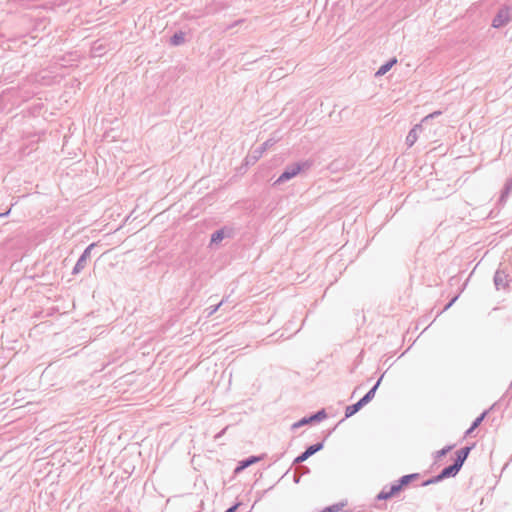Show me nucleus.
Segmentation results:
<instances>
[{
	"label": "nucleus",
	"instance_id": "obj_28",
	"mask_svg": "<svg viewBox=\"0 0 512 512\" xmlns=\"http://www.w3.org/2000/svg\"><path fill=\"white\" fill-rule=\"evenodd\" d=\"M243 22H244V19L236 20L235 22H233L232 24H230L229 26H227V28H226V29H227V30L232 29V28H234V27H236V26L240 25V24H241V23H243Z\"/></svg>",
	"mask_w": 512,
	"mask_h": 512
},
{
	"label": "nucleus",
	"instance_id": "obj_27",
	"mask_svg": "<svg viewBox=\"0 0 512 512\" xmlns=\"http://www.w3.org/2000/svg\"><path fill=\"white\" fill-rule=\"evenodd\" d=\"M370 401L365 397L363 396L361 399H359L357 402H356V405L358 406V408L361 410L365 405H367Z\"/></svg>",
	"mask_w": 512,
	"mask_h": 512
},
{
	"label": "nucleus",
	"instance_id": "obj_16",
	"mask_svg": "<svg viewBox=\"0 0 512 512\" xmlns=\"http://www.w3.org/2000/svg\"><path fill=\"white\" fill-rule=\"evenodd\" d=\"M384 377V374L380 376V378L377 380V382L374 384V386L364 395L369 401H372V399L375 396V393Z\"/></svg>",
	"mask_w": 512,
	"mask_h": 512
},
{
	"label": "nucleus",
	"instance_id": "obj_36",
	"mask_svg": "<svg viewBox=\"0 0 512 512\" xmlns=\"http://www.w3.org/2000/svg\"><path fill=\"white\" fill-rule=\"evenodd\" d=\"M475 429H472V426L465 432V435L471 434Z\"/></svg>",
	"mask_w": 512,
	"mask_h": 512
},
{
	"label": "nucleus",
	"instance_id": "obj_15",
	"mask_svg": "<svg viewBox=\"0 0 512 512\" xmlns=\"http://www.w3.org/2000/svg\"><path fill=\"white\" fill-rule=\"evenodd\" d=\"M185 42V33L182 31L175 32L169 40L172 46H180Z\"/></svg>",
	"mask_w": 512,
	"mask_h": 512
},
{
	"label": "nucleus",
	"instance_id": "obj_31",
	"mask_svg": "<svg viewBox=\"0 0 512 512\" xmlns=\"http://www.w3.org/2000/svg\"><path fill=\"white\" fill-rule=\"evenodd\" d=\"M407 477L410 478V481L412 482L414 480H417L420 477V474L419 473L407 474Z\"/></svg>",
	"mask_w": 512,
	"mask_h": 512
},
{
	"label": "nucleus",
	"instance_id": "obj_26",
	"mask_svg": "<svg viewBox=\"0 0 512 512\" xmlns=\"http://www.w3.org/2000/svg\"><path fill=\"white\" fill-rule=\"evenodd\" d=\"M370 401L365 397L363 396L361 399H359L357 402H356V405L358 406V408L361 410L365 405H367Z\"/></svg>",
	"mask_w": 512,
	"mask_h": 512
},
{
	"label": "nucleus",
	"instance_id": "obj_37",
	"mask_svg": "<svg viewBox=\"0 0 512 512\" xmlns=\"http://www.w3.org/2000/svg\"><path fill=\"white\" fill-rule=\"evenodd\" d=\"M6 215H8V212L1 213V214H0V217L6 216Z\"/></svg>",
	"mask_w": 512,
	"mask_h": 512
},
{
	"label": "nucleus",
	"instance_id": "obj_8",
	"mask_svg": "<svg viewBox=\"0 0 512 512\" xmlns=\"http://www.w3.org/2000/svg\"><path fill=\"white\" fill-rule=\"evenodd\" d=\"M400 492L399 488L393 483L390 487L385 486L376 496V500H388Z\"/></svg>",
	"mask_w": 512,
	"mask_h": 512
},
{
	"label": "nucleus",
	"instance_id": "obj_6",
	"mask_svg": "<svg viewBox=\"0 0 512 512\" xmlns=\"http://www.w3.org/2000/svg\"><path fill=\"white\" fill-rule=\"evenodd\" d=\"M324 447V444L323 442H318V443H315V444H312L310 446H308L304 452H302L300 455H298L294 461H293V464H301L303 463L304 461H306L309 457H311L312 455H314L315 453H317L318 451L322 450Z\"/></svg>",
	"mask_w": 512,
	"mask_h": 512
},
{
	"label": "nucleus",
	"instance_id": "obj_13",
	"mask_svg": "<svg viewBox=\"0 0 512 512\" xmlns=\"http://www.w3.org/2000/svg\"><path fill=\"white\" fill-rule=\"evenodd\" d=\"M423 124L415 125L408 133L406 137V145L412 147L418 139V131L422 130Z\"/></svg>",
	"mask_w": 512,
	"mask_h": 512
},
{
	"label": "nucleus",
	"instance_id": "obj_33",
	"mask_svg": "<svg viewBox=\"0 0 512 512\" xmlns=\"http://www.w3.org/2000/svg\"><path fill=\"white\" fill-rule=\"evenodd\" d=\"M238 507H239V503H236V504L232 505L231 507H229L228 509H226L224 512H236Z\"/></svg>",
	"mask_w": 512,
	"mask_h": 512
},
{
	"label": "nucleus",
	"instance_id": "obj_29",
	"mask_svg": "<svg viewBox=\"0 0 512 512\" xmlns=\"http://www.w3.org/2000/svg\"><path fill=\"white\" fill-rule=\"evenodd\" d=\"M458 299V296H455L453 297L444 307L443 311H446L447 309H449L454 303L455 301Z\"/></svg>",
	"mask_w": 512,
	"mask_h": 512
},
{
	"label": "nucleus",
	"instance_id": "obj_14",
	"mask_svg": "<svg viewBox=\"0 0 512 512\" xmlns=\"http://www.w3.org/2000/svg\"><path fill=\"white\" fill-rule=\"evenodd\" d=\"M396 63L397 59L395 57L391 58L386 63L380 66V68L375 73V76L378 77L385 75Z\"/></svg>",
	"mask_w": 512,
	"mask_h": 512
},
{
	"label": "nucleus",
	"instance_id": "obj_5",
	"mask_svg": "<svg viewBox=\"0 0 512 512\" xmlns=\"http://www.w3.org/2000/svg\"><path fill=\"white\" fill-rule=\"evenodd\" d=\"M511 20L510 7H501L492 20V26L494 28H501L507 25Z\"/></svg>",
	"mask_w": 512,
	"mask_h": 512
},
{
	"label": "nucleus",
	"instance_id": "obj_22",
	"mask_svg": "<svg viewBox=\"0 0 512 512\" xmlns=\"http://www.w3.org/2000/svg\"><path fill=\"white\" fill-rule=\"evenodd\" d=\"M360 409L356 405V403L349 405L345 409V418L352 417L354 414H356Z\"/></svg>",
	"mask_w": 512,
	"mask_h": 512
},
{
	"label": "nucleus",
	"instance_id": "obj_25",
	"mask_svg": "<svg viewBox=\"0 0 512 512\" xmlns=\"http://www.w3.org/2000/svg\"><path fill=\"white\" fill-rule=\"evenodd\" d=\"M439 115H441V111H435V112H433V113H431V114H429V115L425 116V117L422 119L421 123H422L423 125H425V124H427L431 119H434L435 117H437V116H439Z\"/></svg>",
	"mask_w": 512,
	"mask_h": 512
},
{
	"label": "nucleus",
	"instance_id": "obj_21",
	"mask_svg": "<svg viewBox=\"0 0 512 512\" xmlns=\"http://www.w3.org/2000/svg\"><path fill=\"white\" fill-rule=\"evenodd\" d=\"M453 448V446L451 445H448V446H445L443 447L442 449H440L439 451H437L435 453V462H437L438 460H440L442 457L446 456L448 452L451 451V449Z\"/></svg>",
	"mask_w": 512,
	"mask_h": 512
},
{
	"label": "nucleus",
	"instance_id": "obj_2",
	"mask_svg": "<svg viewBox=\"0 0 512 512\" xmlns=\"http://www.w3.org/2000/svg\"><path fill=\"white\" fill-rule=\"evenodd\" d=\"M326 418H327V413H326L325 409H320L317 412H315L309 416H305V417L301 418L299 421L295 422L292 425L291 429L295 430L297 428H300V427L308 425V424L320 422Z\"/></svg>",
	"mask_w": 512,
	"mask_h": 512
},
{
	"label": "nucleus",
	"instance_id": "obj_1",
	"mask_svg": "<svg viewBox=\"0 0 512 512\" xmlns=\"http://www.w3.org/2000/svg\"><path fill=\"white\" fill-rule=\"evenodd\" d=\"M312 164V161L306 160L287 165L278 179L274 182V185H279L289 181L290 179L296 177L300 172L310 169Z\"/></svg>",
	"mask_w": 512,
	"mask_h": 512
},
{
	"label": "nucleus",
	"instance_id": "obj_35",
	"mask_svg": "<svg viewBox=\"0 0 512 512\" xmlns=\"http://www.w3.org/2000/svg\"><path fill=\"white\" fill-rule=\"evenodd\" d=\"M227 428H228V427H225V428H224L220 433H218V434L216 435V438L221 437V436L225 433V431L227 430Z\"/></svg>",
	"mask_w": 512,
	"mask_h": 512
},
{
	"label": "nucleus",
	"instance_id": "obj_7",
	"mask_svg": "<svg viewBox=\"0 0 512 512\" xmlns=\"http://www.w3.org/2000/svg\"><path fill=\"white\" fill-rule=\"evenodd\" d=\"M265 454L263 455H260V456H249L248 458H245L241 461H239L238 465L236 466L235 470H234V473L235 474H238L240 472H242L243 470H245L246 468H248L249 466L259 462L260 460H262L264 458Z\"/></svg>",
	"mask_w": 512,
	"mask_h": 512
},
{
	"label": "nucleus",
	"instance_id": "obj_23",
	"mask_svg": "<svg viewBox=\"0 0 512 512\" xmlns=\"http://www.w3.org/2000/svg\"><path fill=\"white\" fill-rule=\"evenodd\" d=\"M488 414V411L485 410L484 412H482L471 424L472 426V429H476L480 426V424L483 422V420L485 419L486 415Z\"/></svg>",
	"mask_w": 512,
	"mask_h": 512
},
{
	"label": "nucleus",
	"instance_id": "obj_9",
	"mask_svg": "<svg viewBox=\"0 0 512 512\" xmlns=\"http://www.w3.org/2000/svg\"><path fill=\"white\" fill-rule=\"evenodd\" d=\"M472 448H473V445L465 446V447H462L461 449L457 450L455 453L456 457L454 459V463H456L458 466H460L462 468V466L465 463V461L467 460Z\"/></svg>",
	"mask_w": 512,
	"mask_h": 512
},
{
	"label": "nucleus",
	"instance_id": "obj_12",
	"mask_svg": "<svg viewBox=\"0 0 512 512\" xmlns=\"http://www.w3.org/2000/svg\"><path fill=\"white\" fill-rule=\"evenodd\" d=\"M461 470V467L458 466L456 463H452L451 465L446 466L443 468L440 472L443 479L455 477L459 471Z\"/></svg>",
	"mask_w": 512,
	"mask_h": 512
},
{
	"label": "nucleus",
	"instance_id": "obj_18",
	"mask_svg": "<svg viewBox=\"0 0 512 512\" xmlns=\"http://www.w3.org/2000/svg\"><path fill=\"white\" fill-rule=\"evenodd\" d=\"M411 483L410 481V478L407 477V475H403L402 477H400L396 482H395V485L397 486V488H399L400 492L402 491V489L404 487H406L407 485H409Z\"/></svg>",
	"mask_w": 512,
	"mask_h": 512
},
{
	"label": "nucleus",
	"instance_id": "obj_17",
	"mask_svg": "<svg viewBox=\"0 0 512 512\" xmlns=\"http://www.w3.org/2000/svg\"><path fill=\"white\" fill-rule=\"evenodd\" d=\"M512 191V178L508 179L505 183V186L501 192L500 201H504L505 198L509 195V193Z\"/></svg>",
	"mask_w": 512,
	"mask_h": 512
},
{
	"label": "nucleus",
	"instance_id": "obj_19",
	"mask_svg": "<svg viewBox=\"0 0 512 512\" xmlns=\"http://www.w3.org/2000/svg\"><path fill=\"white\" fill-rule=\"evenodd\" d=\"M443 480L444 479L442 478L441 474L439 473V474H437V475H435V476H433V477L423 481L421 486L426 487V486H429L431 484H436L438 482H441Z\"/></svg>",
	"mask_w": 512,
	"mask_h": 512
},
{
	"label": "nucleus",
	"instance_id": "obj_30",
	"mask_svg": "<svg viewBox=\"0 0 512 512\" xmlns=\"http://www.w3.org/2000/svg\"><path fill=\"white\" fill-rule=\"evenodd\" d=\"M298 472L303 475V474H307L310 472V469L307 467V466H301L299 469H298Z\"/></svg>",
	"mask_w": 512,
	"mask_h": 512
},
{
	"label": "nucleus",
	"instance_id": "obj_34",
	"mask_svg": "<svg viewBox=\"0 0 512 512\" xmlns=\"http://www.w3.org/2000/svg\"><path fill=\"white\" fill-rule=\"evenodd\" d=\"M223 302H224V301L222 300L218 305L214 306V307L211 309V311L209 312V315H211V314L215 313V312L218 310V308L223 304Z\"/></svg>",
	"mask_w": 512,
	"mask_h": 512
},
{
	"label": "nucleus",
	"instance_id": "obj_11",
	"mask_svg": "<svg viewBox=\"0 0 512 512\" xmlns=\"http://www.w3.org/2000/svg\"><path fill=\"white\" fill-rule=\"evenodd\" d=\"M494 284L497 290L505 288L507 283V275L503 270L498 269L494 275Z\"/></svg>",
	"mask_w": 512,
	"mask_h": 512
},
{
	"label": "nucleus",
	"instance_id": "obj_20",
	"mask_svg": "<svg viewBox=\"0 0 512 512\" xmlns=\"http://www.w3.org/2000/svg\"><path fill=\"white\" fill-rule=\"evenodd\" d=\"M443 480L444 479L442 478L441 474L439 473V474H437V475H435V476H433V477L423 481L421 486L426 487V486H429L431 484H436L438 482H441Z\"/></svg>",
	"mask_w": 512,
	"mask_h": 512
},
{
	"label": "nucleus",
	"instance_id": "obj_3",
	"mask_svg": "<svg viewBox=\"0 0 512 512\" xmlns=\"http://www.w3.org/2000/svg\"><path fill=\"white\" fill-rule=\"evenodd\" d=\"M275 144L274 139H268L256 148L251 154L247 155L245 162L247 165H254L261 157L262 154Z\"/></svg>",
	"mask_w": 512,
	"mask_h": 512
},
{
	"label": "nucleus",
	"instance_id": "obj_4",
	"mask_svg": "<svg viewBox=\"0 0 512 512\" xmlns=\"http://www.w3.org/2000/svg\"><path fill=\"white\" fill-rule=\"evenodd\" d=\"M95 247H97V243L94 242L85 248V250L80 255L79 259L77 260V262L72 270L73 275L79 274L86 267L87 262L91 257V253Z\"/></svg>",
	"mask_w": 512,
	"mask_h": 512
},
{
	"label": "nucleus",
	"instance_id": "obj_24",
	"mask_svg": "<svg viewBox=\"0 0 512 512\" xmlns=\"http://www.w3.org/2000/svg\"><path fill=\"white\" fill-rule=\"evenodd\" d=\"M344 503H336L331 506L325 507V512H338L344 507Z\"/></svg>",
	"mask_w": 512,
	"mask_h": 512
},
{
	"label": "nucleus",
	"instance_id": "obj_10",
	"mask_svg": "<svg viewBox=\"0 0 512 512\" xmlns=\"http://www.w3.org/2000/svg\"><path fill=\"white\" fill-rule=\"evenodd\" d=\"M232 230L226 227L214 231L211 235V244H219L224 238L231 236Z\"/></svg>",
	"mask_w": 512,
	"mask_h": 512
},
{
	"label": "nucleus",
	"instance_id": "obj_32",
	"mask_svg": "<svg viewBox=\"0 0 512 512\" xmlns=\"http://www.w3.org/2000/svg\"><path fill=\"white\" fill-rule=\"evenodd\" d=\"M301 474L298 472V470L295 471L294 473V476H293V480L295 483H299L300 482V478H301Z\"/></svg>",
	"mask_w": 512,
	"mask_h": 512
}]
</instances>
